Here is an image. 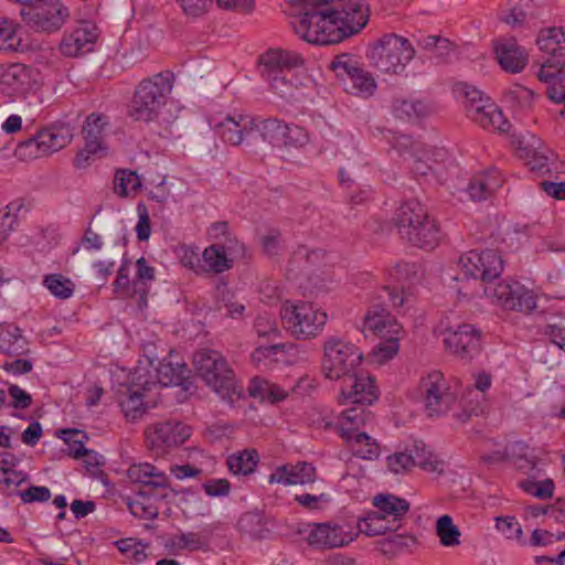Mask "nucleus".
I'll list each match as a JSON object with an SVG mask.
<instances>
[{"label": "nucleus", "mask_w": 565, "mask_h": 565, "mask_svg": "<svg viewBox=\"0 0 565 565\" xmlns=\"http://www.w3.org/2000/svg\"><path fill=\"white\" fill-rule=\"evenodd\" d=\"M493 47L500 67L507 73L519 74L529 63V54L513 38L495 41Z\"/></svg>", "instance_id": "nucleus-19"}, {"label": "nucleus", "mask_w": 565, "mask_h": 565, "mask_svg": "<svg viewBox=\"0 0 565 565\" xmlns=\"http://www.w3.org/2000/svg\"><path fill=\"white\" fill-rule=\"evenodd\" d=\"M387 531L394 532V524H391L390 520H384L377 512H372L366 518L359 520L355 533L372 537L383 535Z\"/></svg>", "instance_id": "nucleus-38"}, {"label": "nucleus", "mask_w": 565, "mask_h": 565, "mask_svg": "<svg viewBox=\"0 0 565 565\" xmlns=\"http://www.w3.org/2000/svg\"><path fill=\"white\" fill-rule=\"evenodd\" d=\"M394 224L403 239L419 248H434L440 239L436 221L417 200L406 201L397 209Z\"/></svg>", "instance_id": "nucleus-3"}, {"label": "nucleus", "mask_w": 565, "mask_h": 565, "mask_svg": "<svg viewBox=\"0 0 565 565\" xmlns=\"http://www.w3.org/2000/svg\"><path fill=\"white\" fill-rule=\"evenodd\" d=\"M26 339L19 328L8 329L0 333V350L9 355H21L28 351Z\"/></svg>", "instance_id": "nucleus-39"}, {"label": "nucleus", "mask_w": 565, "mask_h": 565, "mask_svg": "<svg viewBox=\"0 0 565 565\" xmlns=\"http://www.w3.org/2000/svg\"><path fill=\"white\" fill-rule=\"evenodd\" d=\"M184 14L192 18L203 15L212 6L213 0H175Z\"/></svg>", "instance_id": "nucleus-64"}, {"label": "nucleus", "mask_w": 565, "mask_h": 565, "mask_svg": "<svg viewBox=\"0 0 565 565\" xmlns=\"http://www.w3.org/2000/svg\"><path fill=\"white\" fill-rule=\"evenodd\" d=\"M22 207V203L12 202L0 211V245L6 242L10 233L14 230L18 220L17 212Z\"/></svg>", "instance_id": "nucleus-51"}, {"label": "nucleus", "mask_w": 565, "mask_h": 565, "mask_svg": "<svg viewBox=\"0 0 565 565\" xmlns=\"http://www.w3.org/2000/svg\"><path fill=\"white\" fill-rule=\"evenodd\" d=\"M310 7L290 20L297 35H356L371 17L367 0H309Z\"/></svg>", "instance_id": "nucleus-1"}, {"label": "nucleus", "mask_w": 565, "mask_h": 565, "mask_svg": "<svg viewBox=\"0 0 565 565\" xmlns=\"http://www.w3.org/2000/svg\"><path fill=\"white\" fill-rule=\"evenodd\" d=\"M43 285L60 299H67L74 292V284L61 274H50L44 277Z\"/></svg>", "instance_id": "nucleus-47"}, {"label": "nucleus", "mask_w": 565, "mask_h": 565, "mask_svg": "<svg viewBox=\"0 0 565 565\" xmlns=\"http://www.w3.org/2000/svg\"><path fill=\"white\" fill-rule=\"evenodd\" d=\"M107 118L103 115L92 114L86 118L84 134L89 138H98L104 140V131L107 126Z\"/></svg>", "instance_id": "nucleus-61"}, {"label": "nucleus", "mask_w": 565, "mask_h": 565, "mask_svg": "<svg viewBox=\"0 0 565 565\" xmlns=\"http://www.w3.org/2000/svg\"><path fill=\"white\" fill-rule=\"evenodd\" d=\"M35 83L32 68L20 63L9 65L0 75L1 92L9 97L25 96Z\"/></svg>", "instance_id": "nucleus-18"}, {"label": "nucleus", "mask_w": 565, "mask_h": 565, "mask_svg": "<svg viewBox=\"0 0 565 565\" xmlns=\"http://www.w3.org/2000/svg\"><path fill=\"white\" fill-rule=\"evenodd\" d=\"M299 534L310 546L321 550L343 547L358 537L353 531L331 522L305 524Z\"/></svg>", "instance_id": "nucleus-14"}, {"label": "nucleus", "mask_w": 565, "mask_h": 565, "mask_svg": "<svg viewBox=\"0 0 565 565\" xmlns=\"http://www.w3.org/2000/svg\"><path fill=\"white\" fill-rule=\"evenodd\" d=\"M156 388L157 383L147 370H136L128 387V397L120 403L125 416L132 420L140 418L146 409L152 406L148 394Z\"/></svg>", "instance_id": "nucleus-16"}, {"label": "nucleus", "mask_w": 565, "mask_h": 565, "mask_svg": "<svg viewBox=\"0 0 565 565\" xmlns=\"http://www.w3.org/2000/svg\"><path fill=\"white\" fill-rule=\"evenodd\" d=\"M174 74L163 71L143 78L137 86L128 110L136 121L153 120L167 104L174 85Z\"/></svg>", "instance_id": "nucleus-4"}, {"label": "nucleus", "mask_w": 565, "mask_h": 565, "mask_svg": "<svg viewBox=\"0 0 565 565\" xmlns=\"http://www.w3.org/2000/svg\"><path fill=\"white\" fill-rule=\"evenodd\" d=\"M416 543V539L406 534H391L377 542V548L381 553L394 556L397 553L411 547Z\"/></svg>", "instance_id": "nucleus-42"}, {"label": "nucleus", "mask_w": 565, "mask_h": 565, "mask_svg": "<svg viewBox=\"0 0 565 565\" xmlns=\"http://www.w3.org/2000/svg\"><path fill=\"white\" fill-rule=\"evenodd\" d=\"M419 393L429 417L448 414L457 404V394L451 391L444 374L433 371L422 379Z\"/></svg>", "instance_id": "nucleus-9"}, {"label": "nucleus", "mask_w": 565, "mask_h": 565, "mask_svg": "<svg viewBox=\"0 0 565 565\" xmlns=\"http://www.w3.org/2000/svg\"><path fill=\"white\" fill-rule=\"evenodd\" d=\"M268 73H281L285 70L301 67L305 63L301 54L280 47L269 49L260 56Z\"/></svg>", "instance_id": "nucleus-29"}, {"label": "nucleus", "mask_w": 565, "mask_h": 565, "mask_svg": "<svg viewBox=\"0 0 565 565\" xmlns=\"http://www.w3.org/2000/svg\"><path fill=\"white\" fill-rule=\"evenodd\" d=\"M363 360L360 349L337 335L327 338L323 344L322 373L330 381H339L354 374Z\"/></svg>", "instance_id": "nucleus-5"}, {"label": "nucleus", "mask_w": 565, "mask_h": 565, "mask_svg": "<svg viewBox=\"0 0 565 565\" xmlns=\"http://www.w3.org/2000/svg\"><path fill=\"white\" fill-rule=\"evenodd\" d=\"M316 468L306 461L278 467L270 476L269 483L303 486L316 481Z\"/></svg>", "instance_id": "nucleus-22"}, {"label": "nucleus", "mask_w": 565, "mask_h": 565, "mask_svg": "<svg viewBox=\"0 0 565 565\" xmlns=\"http://www.w3.org/2000/svg\"><path fill=\"white\" fill-rule=\"evenodd\" d=\"M436 532L444 546H457L460 544V531L454 524L451 516L441 515L436 522Z\"/></svg>", "instance_id": "nucleus-46"}, {"label": "nucleus", "mask_w": 565, "mask_h": 565, "mask_svg": "<svg viewBox=\"0 0 565 565\" xmlns=\"http://www.w3.org/2000/svg\"><path fill=\"white\" fill-rule=\"evenodd\" d=\"M68 15V9L60 0H35L21 10L22 20L34 32H56Z\"/></svg>", "instance_id": "nucleus-11"}, {"label": "nucleus", "mask_w": 565, "mask_h": 565, "mask_svg": "<svg viewBox=\"0 0 565 565\" xmlns=\"http://www.w3.org/2000/svg\"><path fill=\"white\" fill-rule=\"evenodd\" d=\"M468 117L486 129H493L505 132L510 128L509 121L504 118L502 111L490 100L470 109Z\"/></svg>", "instance_id": "nucleus-31"}, {"label": "nucleus", "mask_w": 565, "mask_h": 565, "mask_svg": "<svg viewBox=\"0 0 565 565\" xmlns=\"http://www.w3.org/2000/svg\"><path fill=\"white\" fill-rule=\"evenodd\" d=\"M103 19L95 12L92 15L84 14L76 21L75 33L82 35H98L106 32Z\"/></svg>", "instance_id": "nucleus-53"}, {"label": "nucleus", "mask_w": 565, "mask_h": 565, "mask_svg": "<svg viewBox=\"0 0 565 565\" xmlns=\"http://www.w3.org/2000/svg\"><path fill=\"white\" fill-rule=\"evenodd\" d=\"M178 257L184 267L202 275V253L198 247L183 245L178 249Z\"/></svg>", "instance_id": "nucleus-54"}, {"label": "nucleus", "mask_w": 565, "mask_h": 565, "mask_svg": "<svg viewBox=\"0 0 565 565\" xmlns=\"http://www.w3.org/2000/svg\"><path fill=\"white\" fill-rule=\"evenodd\" d=\"M140 186V178L134 171L121 170L115 175V192L120 196H127Z\"/></svg>", "instance_id": "nucleus-50"}, {"label": "nucleus", "mask_w": 565, "mask_h": 565, "mask_svg": "<svg viewBox=\"0 0 565 565\" xmlns=\"http://www.w3.org/2000/svg\"><path fill=\"white\" fill-rule=\"evenodd\" d=\"M364 328L381 338L398 334L401 331V326L382 303H374L369 308L364 317Z\"/></svg>", "instance_id": "nucleus-26"}, {"label": "nucleus", "mask_w": 565, "mask_h": 565, "mask_svg": "<svg viewBox=\"0 0 565 565\" xmlns=\"http://www.w3.org/2000/svg\"><path fill=\"white\" fill-rule=\"evenodd\" d=\"M416 465L426 463L420 458L408 455V451H396L387 457V468L395 475L405 473Z\"/></svg>", "instance_id": "nucleus-49"}, {"label": "nucleus", "mask_w": 565, "mask_h": 565, "mask_svg": "<svg viewBox=\"0 0 565 565\" xmlns=\"http://www.w3.org/2000/svg\"><path fill=\"white\" fill-rule=\"evenodd\" d=\"M96 38H62L60 51L67 57H77L92 52Z\"/></svg>", "instance_id": "nucleus-43"}, {"label": "nucleus", "mask_w": 565, "mask_h": 565, "mask_svg": "<svg viewBox=\"0 0 565 565\" xmlns=\"http://www.w3.org/2000/svg\"><path fill=\"white\" fill-rule=\"evenodd\" d=\"M547 54L550 56L544 62H542L537 73V78L550 86L558 79L565 63L562 60L563 56H561L558 53L555 55L551 53Z\"/></svg>", "instance_id": "nucleus-45"}, {"label": "nucleus", "mask_w": 565, "mask_h": 565, "mask_svg": "<svg viewBox=\"0 0 565 565\" xmlns=\"http://www.w3.org/2000/svg\"><path fill=\"white\" fill-rule=\"evenodd\" d=\"M239 527L245 534L254 539L263 537L266 532L262 524V519L256 514H245L239 520Z\"/></svg>", "instance_id": "nucleus-63"}, {"label": "nucleus", "mask_w": 565, "mask_h": 565, "mask_svg": "<svg viewBox=\"0 0 565 565\" xmlns=\"http://www.w3.org/2000/svg\"><path fill=\"white\" fill-rule=\"evenodd\" d=\"M330 68L335 72L339 79L343 81L345 90L349 94L370 97L377 88L374 77L352 63L347 54L337 56L331 63Z\"/></svg>", "instance_id": "nucleus-15"}, {"label": "nucleus", "mask_w": 565, "mask_h": 565, "mask_svg": "<svg viewBox=\"0 0 565 565\" xmlns=\"http://www.w3.org/2000/svg\"><path fill=\"white\" fill-rule=\"evenodd\" d=\"M233 258L223 244H212L202 252V275L222 274L233 267Z\"/></svg>", "instance_id": "nucleus-32"}, {"label": "nucleus", "mask_w": 565, "mask_h": 565, "mask_svg": "<svg viewBox=\"0 0 565 565\" xmlns=\"http://www.w3.org/2000/svg\"><path fill=\"white\" fill-rule=\"evenodd\" d=\"M26 479L28 476L22 471L0 466V491H6L8 494H12L13 488L19 487L25 482Z\"/></svg>", "instance_id": "nucleus-56"}, {"label": "nucleus", "mask_w": 565, "mask_h": 565, "mask_svg": "<svg viewBox=\"0 0 565 565\" xmlns=\"http://www.w3.org/2000/svg\"><path fill=\"white\" fill-rule=\"evenodd\" d=\"M281 321L297 338L317 337L327 322L328 316L311 302L286 301L280 310Z\"/></svg>", "instance_id": "nucleus-6"}, {"label": "nucleus", "mask_w": 565, "mask_h": 565, "mask_svg": "<svg viewBox=\"0 0 565 565\" xmlns=\"http://www.w3.org/2000/svg\"><path fill=\"white\" fill-rule=\"evenodd\" d=\"M483 295L493 305L507 310L530 313L536 308V296L519 281L484 285Z\"/></svg>", "instance_id": "nucleus-10"}, {"label": "nucleus", "mask_w": 565, "mask_h": 565, "mask_svg": "<svg viewBox=\"0 0 565 565\" xmlns=\"http://www.w3.org/2000/svg\"><path fill=\"white\" fill-rule=\"evenodd\" d=\"M254 125L255 120L248 116H228L215 126V131L223 141L238 146L254 130Z\"/></svg>", "instance_id": "nucleus-23"}, {"label": "nucleus", "mask_w": 565, "mask_h": 565, "mask_svg": "<svg viewBox=\"0 0 565 565\" xmlns=\"http://www.w3.org/2000/svg\"><path fill=\"white\" fill-rule=\"evenodd\" d=\"M215 298L217 301L218 309L225 308L227 316L233 319L243 317L245 306L234 300V295L228 290L226 284H220L216 287Z\"/></svg>", "instance_id": "nucleus-44"}, {"label": "nucleus", "mask_w": 565, "mask_h": 565, "mask_svg": "<svg viewBox=\"0 0 565 565\" xmlns=\"http://www.w3.org/2000/svg\"><path fill=\"white\" fill-rule=\"evenodd\" d=\"M419 46L427 52L430 58L447 61L455 53V44L449 38H422Z\"/></svg>", "instance_id": "nucleus-37"}, {"label": "nucleus", "mask_w": 565, "mask_h": 565, "mask_svg": "<svg viewBox=\"0 0 565 565\" xmlns=\"http://www.w3.org/2000/svg\"><path fill=\"white\" fill-rule=\"evenodd\" d=\"M501 183V177L495 170L479 173L471 178L467 192L471 200L482 201L488 199L497 189H499Z\"/></svg>", "instance_id": "nucleus-33"}, {"label": "nucleus", "mask_w": 565, "mask_h": 565, "mask_svg": "<svg viewBox=\"0 0 565 565\" xmlns=\"http://www.w3.org/2000/svg\"><path fill=\"white\" fill-rule=\"evenodd\" d=\"M522 489L540 499H547L553 495L554 482L552 479H545L541 482L525 480L521 482Z\"/></svg>", "instance_id": "nucleus-58"}, {"label": "nucleus", "mask_w": 565, "mask_h": 565, "mask_svg": "<svg viewBox=\"0 0 565 565\" xmlns=\"http://www.w3.org/2000/svg\"><path fill=\"white\" fill-rule=\"evenodd\" d=\"M146 439L158 455L181 446L191 436V428L178 419H164L150 424L146 428Z\"/></svg>", "instance_id": "nucleus-12"}, {"label": "nucleus", "mask_w": 565, "mask_h": 565, "mask_svg": "<svg viewBox=\"0 0 565 565\" xmlns=\"http://www.w3.org/2000/svg\"><path fill=\"white\" fill-rule=\"evenodd\" d=\"M444 343L446 349L463 361L472 360L481 349L480 333L472 324L447 329Z\"/></svg>", "instance_id": "nucleus-17"}, {"label": "nucleus", "mask_w": 565, "mask_h": 565, "mask_svg": "<svg viewBox=\"0 0 565 565\" xmlns=\"http://www.w3.org/2000/svg\"><path fill=\"white\" fill-rule=\"evenodd\" d=\"M271 90L284 99H291L301 83L287 78L281 73H268Z\"/></svg>", "instance_id": "nucleus-48"}, {"label": "nucleus", "mask_w": 565, "mask_h": 565, "mask_svg": "<svg viewBox=\"0 0 565 565\" xmlns=\"http://www.w3.org/2000/svg\"><path fill=\"white\" fill-rule=\"evenodd\" d=\"M507 460L518 470L530 475L533 478L539 477V461L533 449L523 441H512L505 446Z\"/></svg>", "instance_id": "nucleus-28"}, {"label": "nucleus", "mask_w": 565, "mask_h": 565, "mask_svg": "<svg viewBox=\"0 0 565 565\" xmlns=\"http://www.w3.org/2000/svg\"><path fill=\"white\" fill-rule=\"evenodd\" d=\"M127 476L132 482L140 483V489L166 491L170 488L168 476L150 463L130 466Z\"/></svg>", "instance_id": "nucleus-25"}, {"label": "nucleus", "mask_w": 565, "mask_h": 565, "mask_svg": "<svg viewBox=\"0 0 565 565\" xmlns=\"http://www.w3.org/2000/svg\"><path fill=\"white\" fill-rule=\"evenodd\" d=\"M373 504L384 520H390L391 524H394V531L401 527L403 516L409 511V503L393 494H377L373 499Z\"/></svg>", "instance_id": "nucleus-30"}, {"label": "nucleus", "mask_w": 565, "mask_h": 565, "mask_svg": "<svg viewBox=\"0 0 565 565\" xmlns=\"http://www.w3.org/2000/svg\"><path fill=\"white\" fill-rule=\"evenodd\" d=\"M373 419L370 411L365 409L362 405H355L341 413L334 424L339 434L345 441L353 440L354 434H359L360 428L365 426L367 422Z\"/></svg>", "instance_id": "nucleus-27"}, {"label": "nucleus", "mask_w": 565, "mask_h": 565, "mask_svg": "<svg viewBox=\"0 0 565 565\" xmlns=\"http://www.w3.org/2000/svg\"><path fill=\"white\" fill-rule=\"evenodd\" d=\"M384 339L385 340L381 341L373 350V353L375 356H377L379 362H384L392 359L397 354L399 349L397 334H388Z\"/></svg>", "instance_id": "nucleus-57"}, {"label": "nucleus", "mask_w": 565, "mask_h": 565, "mask_svg": "<svg viewBox=\"0 0 565 565\" xmlns=\"http://www.w3.org/2000/svg\"><path fill=\"white\" fill-rule=\"evenodd\" d=\"M198 375L223 401L234 404L243 396V386L221 352L201 349L193 356Z\"/></svg>", "instance_id": "nucleus-2"}, {"label": "nucleus", "mask_w": 565, "mask_h": 565, "mask_svg": "<svg viewBox=\"0 0 565 565\" xmlns=\"http://www.w3.org/2000/svg\"><path fill=\"white\" fill-rule=\"evenodd\" d=\"M170 491V488L166 491L139 489L136 497L128 501L129 511L139 519L154 520L159 514V503L169 497Z\"/></svg>", "instance_id": "nucleus-20"}, {"label": "nucleus", "mask_w": 565, "mask_h": 565, "mask_svg": "<svg viewBox=\"0 0 565 565\" xmlns=\"http://www.w3.org/2000/svg\"><path fill=\"white\" fill-rule=\"evenodd\" d=\"M419 267L415 263L399 262L390 271L398 281L413 282L418 278Z\"/></svg>", "instance_id": "nucleus-60"}, {"label": "nucleus", "mask_w": 565, "mask_h": 565, "mask_svg": "<svg viewBox=\"0 0 565 565\" xmlns=\"http://www.w3.org/2000/svg\"><path fill=\"white\" fill-rule=\"evenodd\" d=\"M285 127L286 124L277 118H268L259 121L255 120L254 125V129L258 130L263 138L269 141L282 137Z\"/></svg>", "instance_id": "nucleus-55"}, {"label": "nucleus", "mask_w": 565, "mask_h": 565, "mask_svg": "<svg viewBox=\"0 0 565 565\" xmlns=\"http://www.w3.org/2000/svg\"><path fill=\"white\" fill-rule=\"evenodd\" d=\"M495 527L509 540H520L522 527L514 516H497Z\"/></svg>", "instance_id": "nucleus-59"}, {"label": "nucleus", "mask_w": 565, "mask_h": 565, "mask_svg": "<svg viewBox=\"0 0 565 565\" xmlns=\"http://www.w3.org/2000/svg\"><path fill=\"white\" fill-rule=\"evenodd\" d=\"M393 113L399 119L416 121L428 117L433 107L422 99L397 98L393 103Z\"/></svg>", "instance_id": "nucleus-34"}, {"label": "nucleus", "mask_w": 565, "mask_h": 565, "mask_svg": "<svg viewBox=\"0 0 565 565\" xmlns=\"http://www.w3.org/2000/svg\"><path fill=\"white\" fill-rule=\"evenodd\" d=\"M259 461L256 449H245L238 454L231 455L227 458V467L234 475L252 473Z\"/></svg>", "instance_id": "nucleus-36"}, {"label": "nucleus", "mask_w": 565, "mask_h": 565, "mask_svg": "<svg viewBox=\"0 0 565 565\" xmlns=\"http://www.w3.org/2000/svg\"><path fill=\"white\" fill-rule=\"evenodd\" d=\"M350 382L349 391H341V396L345 404L352 405H371L379 397L377 390L374 385V379L370 375H358L356 371L347 377Z\"/></svg>", "instance_id": "nucleus-21"}, {"label": "nucleus", "mask_w": 565, "mask_h": 565, "mask_svg": "<svg viewBox=\"0 0 565 565\" xmlns=\"http://www.w3.org/2000/svg\"><path fill=\"white\" fill-rule=\"evenodd\" d=\"M408 455L412 457H418L423 460V462L427 465H418L420 468L427 471H441L443 462L439 461L434 454H431L426 445L422 441H415L413 445V449L408 451Z\"/></svg>", "instance_id": "nucleus-52"}, {"label": "nucleus", "mask_w": 565, "mask_h": 565, "mask_svg": "<svg viewBox=\"0 0 565 565\" xmlns=\"http://www.w3.org/2000/svg\"><path fill=\"white\" fill-rule=\"evenodd\" d=\"M408 146L412 148L411 156L415 158L414 172L416 174L426 175L431 167L424 162L422 157H418L420 145L413 142L408 137H403L398 142L401 150L406 149Z\"/></svg>", "instance_id": "nucleus-62"}, {"label": "nucleus", "mask_w": 565, "mask_h": 565, "mask_svg": "<svg viewBox=\"0 0 565 565\" xmlns=\"http://www.w3.org/2000/svg\"><path fill=\"white\" fill-rule=\"evenodd\" d=\"M537 18L533 0L509 1L499 12V20L513 29L530 25Z\"/></svg>", "instance_id": "nucleus-24"}, {"label": "nucleus", "mask_w": 565, "mask_h": 565, "mask_svg": "<svg viewBox=\"0 0 565 565\" xmlns=\"http://www.w3.org/2000/svg\"><path fill=\"white\" fill-rule=\"evenodd\" d=\"M348 443L351 445L353 454L360 458L372 460L380 455V447L375 439L363 431L354 434L353 440Z\"/></svg>", "instance_id": "nucleus-41"}, {"label": "nucleus", "mask_w": 565, "mask_h": 565, "mask_svg": "<svg viewBox=\"0 0 565 565\" xmlns=\"http://www.w3.org/2000/svg\"><path fill=\"white\" fill-rule=\"evenodd\" d=\"M414 47L407 38H382L369 50L372 66L384 73H397L414 56Z\"/></svg>", "instance_id": "nucleus-8"}, {"label": "nucleus", "mask_w": 565, "mask_h": 565, "mask_svg": "<svg viewBox=\"0 0 565 565\" xmlns=\"http://www.w3.org/2000/svg\"><path fill=\"white\" fill-rule=\"evenodd\" d=\"M189 372L183 362H173L171 356L160 362L157 369V388L159 386L183 385ZM154 382V380H152Z\"/></svg>", "instance_id": "nucleus-35"}, {"label": "nucleus", "mask_w": 565, "mask_h": 565, "mask_svg": "<svg viewBox=\"0 0 565 565\" xmlns=\"http://www.w3.org/2000/svg\"><path fill=\"white\" fill-rule=\"evenodd\" d=\"M72 140L70 126L52 127L19 142L14 156L21 161L34 160L65 148Z\"/></svg>", "instance_id": "nucleus-7"}, {"label": "nucleus", "mask_w": 565, "mask_h": 565, "mask_svg": "<svg viewBox=\"0 0 565 565\" xmlns=\"http://www.w3.org/2000/svg\"><path fill=\"white\" fill-rule=\"evenodd\" d=\"M170 545L177 550L205 551L209 547V539L200 533H181L170 539Z\"/></svg>", "instance_id": "nucleus-40"}, {"label": "nucleus", "mask_w": 565, "mask_h": 565, "mask_svg": "<svg viewBox=\"0 0 565 565\" xmlns=\"http://www.w3.org/2000/svg\"><path fill=\"white\" fill-rule=\"evenodd\" d=\"M458 264L465 277L481 280L484 285L493 284L503 270L501 256L492 249L483 252L469 250L460 256Z\"/></svg>", "instance_id": "nucleus-13"}]
</instances>
